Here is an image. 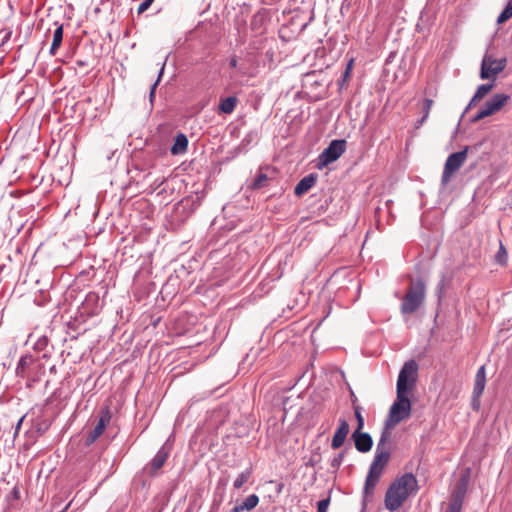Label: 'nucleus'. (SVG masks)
Listing matches in <instances>:
<instances>
[{"label": "nucleus", "instance_id": "27", "mask_svg": "<svg viewBox=\"0 0 512 512\" xmlns=\"http://www.w3.org/2000/svg\"><path fill=\"white\" fill-rule=\"evenodd\" d=\"M496 261L501 265H504L507 261V251L502 243H500L499 251L496 254Z\"/></svg>", "mask_w": 512, "mask_h": 512}, {"label": "nucleus", "instance_id": "13", "mask_svg": "<svg viewBox=\"0 0 512 512\" xmlns=\"http://www.w3.org/2000/svg\"><path fill=\"white\" fill-rule=\"evenodd\" d=\"M338 423H339V426L336 429L335 434L332 438V442H331V447L333 449H338L344 444L346 437L350 431L349 423L347 422L346 419L340 418L338 420Z\"/></svg>", "mask_w": 512, "mask_h": 512}, {"label": "nucleus", "instance_id": "29", "mask_svg": "<svg viewBox=\"0 0 512 512\" xmlns=\"http://www.w3.org/2000/svg\"><path fill=\"white\" fill-rule=\"evenodd\" d=\"M28 358L27 357H21L19 362H18V365H17V368H16V373L20 376H23V373H24V370H25V367L27 366L28 364Z\"/></svg>", "mask_w": 512, "mask_h": 512}, {"label": "nucleus", "instance_id": "35", "mask_svg": "<svg viewBox=\"0 0 512 512\" xmlns=\"http://www.w3.org/2000/svg\"><path fill=\"white\" fill-rule=\"evenodd\" d=\"M12 495H13L14 499H19L20 498V491H19V489L17 487L13 488Z\"/></svg>", "mask_w": 512, "mask_h": 512}, {"label": "nucleus", "instance_id": "11", "mask_svg": "<svg viewBox=\"0 0 512 512\" xmlns=\"http://www.w3.org/2000/svg\"><path fill=\"white\" fill-rule=\"evenodd\" d=\"M486 385V370L485 366H481L474 380V388L472 392V406L474 410H478L480 407V397L485 389Z\"/></svg>", "mask_w": 512, "mask_h": 512}, {"label": "nucleus", "instance_id": "34", "mask_svg": "<svg viewBox=\"0 0 512 512\" xmlns=\"http://www.w3.org/2000/svg\"><path fill=\"white\" fill-rule=\"evenodd\" d=\"M163 73V68L161 69L160 73H159V76H158V79L157 81L152 85L151 87V91H150V98L152 99L155 95V90H156V87L158 85V82L160 81V78H161V75Z\"/></svg>", "mask_w": 512, "mask_h": 512}, {"label": "nucleus", "instance_id": "28", "mask_svg": "<svg viewBox=\"0 0 512 512\" xmlns=\"http://www.w3.org/2000/svg\"><path fill=\"white\" fill-rule=\"evenodd\" d=\"M432 106H433V100L426 98L423 102L424 115L421 119V123H423L428 118Z\"/></svg>", "mask_w": 512, "mask_h": 512}, {"label": "nucleus", "instance_id": "22", "mask_svg": "<svg viewBox=\"0 0 512 512\" xmlns=\"http://www.w3.org/2000/svg\"><path fill=\"white\" fill-rule=\"evenodd\" d=\"M251 475H252V470L251 469H246L245 471L240 473L238 475V477L234 481V484H233L234 488L235 489H240L245 483L248 482V480L250 479Z\"/></svg>", "mask_w": 512, "mask_h": 512}, {"label": "nucleus", "instance_id": "2", "mask_svg": "<svg viewBox=\"0 0 512 512\" xmlns=\"http://www.w3.org/2000/svg\"><path fill=\"white\" fill-rule=\"evenodd\" d=\"M390 432L383 431L380 440L377 444L375 457L370 465L368 475L366 477L364 494L370 496L373 494L374 489L384 471V468L389 462L390 452L386 448V444L389 441Z\"/></svg>", "mask_w": 512, "mask_h": 512}, {"label": "nucleus", "instance_id": "6", "mask_svg": "<svg viewBox=\"0 0 512 512\" xmlns=\"http://www.w3.org/2000/svg\"><path fill=\"white\" fill-rule=\"evenodd\" d=\"M506 65L507 59L505 57L496 59L490 54H485L481 63L480 78L494 82L497 75L505 69Z\"/></svg>", "mask_w": 512, "mask_h": 512}, {"label": "nucleus", "instance_id": "32", "mask_svg": "<svg viewBox=\"0 0 512 512\" xmlns=\"http://www.w3.org/2000/svg\"><path fill=\"white\" fill-rule=\"evenodd\" d=\"M351 73L349 71V68H345V71L343 72V75H342V78L341 80H339L338 84L339 86L342 88L344 86V84L349 80L350 76H351Z\"/></svg>", "mask_w": 512, "mask_h": 512}, {"label": "nucleus", "instance_id": "30", "mask_svg": "<svg viewBox=\"0 0 512 512\" xmlns=\"http://www.w3.org/2000/svg\"><path fill=\"white\" fill-rule=\"evenodd\" d=\"M329 504H330V498L320 500L317 503V512H327Z\"/></svg>", "mask_w": 512, "mask_h": 512}, {"label": "nucleus", "instance_id": "23", "mask_svg": "<svg viewBox=\"0 0 512 512\" xmlns=\"http://www.w3.org/2000/svg\"><path fill=\"white\" fill-rule=\"evenodd\" d=\"M269 178L264 173H259L253 181L252 188L253 189H261L268 185Z\"/></svg>", "mask_w": 512, "mask_h": 512}, {"label": "nucleus", "instance_id": "31", "mask_svg": "<svg viewBox=\"0 0 512 512\" xmlns=\"http://www.w3.org/2000/svg\"><path fill=\"white\" fill-rule=\"evenodd\" d=\"M153 1L154 0H144L138 7V14H142L143 12H145L151 6Z\"/></svg>", "mask_w": 512, "mask_h": 512}, {"label": "nucleus", "instance_id": "26", "mask_svg": "<svg viewBox=\"0 0 512 512\" xmlns=\"http://www.w3.org/2000/svg\"><path fill=\"white\" fill-rule=\"evenodd\" d=\"M265 16L264 14L257 13L253 16L251 21V27L253 30H259L264 24Z\"/></svg>", "mask_w": 512, "mask_h": 512}, {"label": "nucleus", "instance_id": "17", "mask_svg": "<svg viewBox=\"0 0 512 512\" xmlns=\"http://www.w3.org/2000/svg\"><path fill=\"white\" fill-rule=\"evenodd\" d=\"M167 458H168V451L164 447H162L156 453V455L154 456V458L151 461V464H150L151 473L154 474L159 469H161L162 466L164 465V463L166 462Z\"/></svg>", "mask_w": 512, "mask_h": 512}, {"label": "nucleus", "instance_id": "38", "mask_svg": "<svg viewBox=\"0 0 512 512\" xmlns=\"http://www.w3.org/2000/svg\"><path fill=\"white\" fill-rule=\"evenodd\" d=\"M22 421H23V418H21V419L19 420L16 430H18V429H19V427H20V425H21Z\"/></svg>", "mask_w": 512, "mask_h": 512}, {"label": "nucleus", "instance_id": "8", "mask_svg": "<svg viewBox=\"0 0 512 512\" xmlns=\"http://www.w3.org/2000/svg\"><path fill=\"white\" fill-rule=\"evenodd\" d=\"M510 101V96L504 93H498L488 99L479 109L474 117V121L482 120L486 117L494 115L502 110V108Z\"/></svg>", "mask_w": 512, "mask_h": 512}, {"label": "nucleus", "instance_id": "36", "mask_svg": "<svg viewBox=\"0 0 512 512\" xmlns=\"http://www.w3.org/2000/svg\"><path fill=\"white\" fill-rule=\"evenodd\" d=\"M353 66H354V59H353V58H351V59L348 61L346 68H349V71H350V72H352Z\"/></svg>", "mask_w": 512, "mask_h": 512}, {"label": "nucleus", "instance_id": "14", "mask_svg": "<svg viewBox=\"0 0 512 512\" xmlns=\"http://www.w3.org/2000/svg\"><path fill=\"white\" fill-rule=\"evenodd\" d=\"M355 448L361 452L366 453L371 450L373 445L372 437L368 433L362 431H354L352 434Z\"/></svg>", "mask_w": 512, "mask_h": 512}, {"label": "nucleus", "instance_id": "21", "mask_svg": "<svg viewBox=\"0 0 512 512\" xmlns=\"http://www.w3.org/2000/svg\"><path fill=\"white\" fill-rule=\"evenodd\" d=\"M258 503L259 497L256 494H251L240 505L243 511H251Z\"/></svg>", "mask_w": 512, "mask_h": 512}, {"label": "nucleus", "instance_id": "5", "mask_svg": "<svg viewBox=\"0 0 512 512\" xmlns=\"http://www.w3.org/2000/svg\"><path fill=\"white\" fill-rule=\"evenodd\" d=\"M418 366L415 361L410 360L405 362L400 370L396 391L406 392L413 390L417 381Z\"/></svg>", "mask_w": 512, "mask_h": 512}, {"label": "nucleus", "instance_id": "4", "mask_svg": "<svg viewBox=\"0 0 512 512\" xmlns=\"http://www.w3.org/2000/svg\"><path fill=\"white\" fill-rule=\"evenodd\" d=\"M425 290L426 287L423 280L419 279L411 282L405 296L403 297L401 312L403 314L414 313L422 305L425 299Z\"/></svg>", "mask_w": 512, "mask_h": 512}, {"label": "nucleus", "instance_id": "39", "mask_svg": "<svg viewBox=\"0 0 512 512\" xmlns=\"http://www.w3.org/2000/svg\"><path fill=\"white\" fill-rule=\"evenodd\" d=\"M231 65H232V66H235V65H236V61H235V60H233V61L231 62Z\"/></svg>", "mask_w": 512, "mask_h": 512}, {"label": "nucleus", "instance_id": "1", "mask_svg": "<svg viewBox=\"0 0 512 512\" xmlns=\"http://www.w3.org/2000/svg\"><path fill=\"white\" fill-rule=\"evenodd\" d=\"M418 488V481L412 473H405L396 478L386 491L385 508L390 512L398 510L411 495L418 491Z\"/></svg>", "mask_w": 512, "mask_h": 512}, {"label": "nucleus", "instance_id": "37", "mask_svg": "<svg viewBox=\"0 0 512 512\" xmlns=\"http://www.w3.org/2000/svg\"><path fill=\"white\" fill-rule=\"evenodd\" d=\"M230 512H243V510L241 508V505L239 504L233 507Z\"/></svg>", "mask_w": 512, "mask_h": 512}, {"label": "nucleus", "instance_id": "18", "mask_svg": "<svg viewBox=\"0 0 512 512\" xmlns=\"http://www.w3.org/2000/svg\"><path fill=\"white\" fill-rule=\"evenodd\" d=\"M56 29L54 30V33H53V40H52V44H51V48H50V54L52 56L56 55L58 49L60 48L61 44H62V41H63V25L62 24H57Z\"/></svg>", "mask_w": 512, "mask_h": 512}, {"label": "nucleus", "instance_id": "10", "mask_svg": "<svg viewBox=\"0 0 512 512\" xmlns=\"http://www.w3.org/2000/svg\"><path fill=\"white\" fill-rule=\"evenodd\" d=\"M468 477L469 471L460 478L446 512H461L463 499L467 491Z\"/></svg>", "mask_w": 512, "mask_h": 512}, {"label": "nucleus", "instance_id": "24", "mask_svg": "<svg viewBox=\"0 0 512 512\" xmlns=\"http://www.w3.org/2000/svg\"><path fill=\"white\" fill-rule=\"evenodd\" d=\"M512 17V0L507 4L505 9L498 16L497 23L503 24Z\"/></svg>", "mask_w": 512, "mask_h": 512}, {"label": "nucleus", "instance_id": "33", "mask_svg": "<svg viewBox=\"0 0 512 512\" xmlns=\"http://www.w3.org/2000/svg\"><path fill=\"white\" fill-rule=\"evenodd\" d=\"M343 458H344V453L338 454L337 456H335L333 458V460L331 462V466L333 468H338L342 464Z\"/></svg>", "mask_w": 512, "mask_h": 512}, {"label": "nucleus", "instance_id": "12", "mask_svg": "<svg viewBox=\"0 0 512 512\" xmlns=\"http://www.w3.org/2000/svg\"><path fill=\"white\" fill-rule=\"evenodd\" d=\"M111 412L109 408H106L101 411L100 418L98 420V423L96 424L95 428L89 433L86 443L87 445H90L94 443L104 432L106 426L111 421Z\"/></svg>", "mask_w": 512, "mask_h": 512}, {"label": "nucleus", "instance_id": "7", "mask_svg": "<svg viewBox=\"0 0 512 512\" xmlns=\"http://www.w3.org/2000/svg\"><path fill=\"white\" fill-rule=\"evenodd\" d=\"M468 147L466 146L463 150L459 152L452 153L448 156L443 173L441 178V183L443 186H446L450 181L453 175L461 168V166L465 163L467 159Z\"/></svg>", "mask_w": 512, "mask_h": 512}, {"label": "nucleus", "instance_id": "15", "mask_svg": "<svg viewBox=\"0 0 512 512\" xmlns=\"http://www.w3.org/2000/svg\"><path fill=\"white\" fill-rule=\"evenodd\" d=\"M316 181H317V175L316 174L312 173V174H309V175L305 176L295 186L294 194L296 196L304 195L306 192H308L316 184Z\"/></svg>", "mask_w": 512, "mask_h": 512}, {"label": "nucleus", "instance_id": "9", "mask_svg": "<svg viewBox=\"0 0 512 512\" xmlns=\"http://www.w3.org/2000/svg\"><path fill=\"white\" fill-rule=\"evenodd\" d=\"M346 149V141L343 139H337L330 142L329 146L319 156L320 164L327 166L330 163L336 161Z\"/></svg>", "mask_w": 512, "mask_h": 512}, {"label": "nucleus", "instance_id": "20", "mask_svg": "<svg viewBox=\"0 0 512 512\" xmlns=\"http://www.w3.org/2000/svg\"><path fill=\"white\" fill-rule=\"evenodd\" d=\"M237 103L238 99L235 96H229L227 98L221 99L219 110L222 113L231 114L235 110Z\"/></svg>", "mask_w": 512, "mask_h": 512}, {"label": "nucleus", "instance_id": "19", "mask_svg": "<svg viewBox=\"0 0 512 512\" xmlns=\"http://www.w3.org/2000/svg\"><path fill=\"white\" fill-rule=\"evenodd\" d=\"M188 139L184 134H178L175 138L174 144L171 147V153L173 155L182 154L187 150Z\"/></svg>", "mask_w": 512, "mask_h": 512}, {"label": "nucleus", "instance_id": "25", "mask_svg": "<svg viewBox=\"0 0 512 512\" xmlns=\"http://www.w3.org/2000/svg\"><path fill=\"white\" fill-rule=\"evenodd\" d=\"M354 414H355V418L357 420V428L355 431H362V429L364 427V418L361 413V407L359 405H356L355 403H354Z\"/></svg>", "mask_w": 512, "mask_h": 512}, {"label": "nucleus", "instance_id": "3", "mask_svg": "<svg viewBox=\"0 0 512 512\" xmlns=\"http://www.w3.org/2000/svg\"><path fill=\"white\" fill-rule=\"evenodd\" d=\"M412 404L406 392L396 391V400L391 405L384 431L394 428L410 417Z\"/></svg>", "mask_w": 512, "mask_h": 512}, {"label": "nucleus", "instance_id": "16", "mask_svg": "<svg viewBox=\"0 0 512 512\" xmlns=\"http://www.w3.org/2000/svg\"><path fill=\"white\" fill-rule=\"evenodd\" d=\"M494 88V82L492 81V83H487V84H482L480 85L474 96L472 97V99L470 100L469 102V105H468V108H471L473 106H475L479 101H481L492 89Z\"/></svg>", "mask_w": 512, "mask_h": 512}]
</instances>
